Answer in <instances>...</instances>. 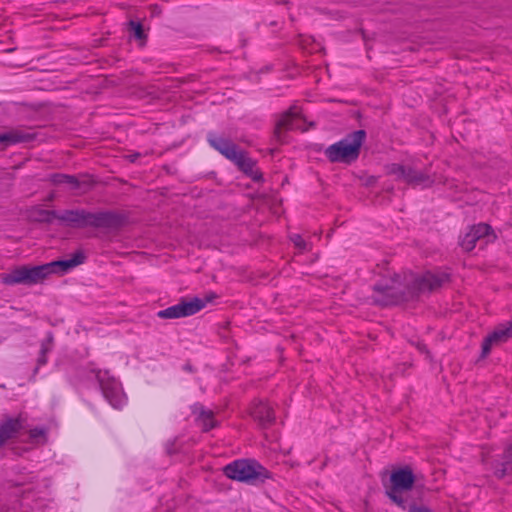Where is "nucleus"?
Instances as JSON below:
<instances>
[{
    "label": "nucleus",
    "instance_id": "obj_11",
    "mask_svg": "<svg viewBox=\"0 0 512 512\" xmlns=\"http://www.w3.org/2000/svg\"><path fill=\"white\" fill-rule=\"evenodd\" d=\"M222 155L233 162L240 171L250 176L253 181H256V173L253 171V160L237 144L232 142Z\"/></svg>",
    "mask_w": 512,
    "mask_h": 512
},
{
    "label": "nucleus",
    "instance_id": "obj_33",
    "mask_svg": "<svg viewBox=\"0 0 512 512\" xmlns=\"http://www.w3.org/2000/svg\"><path fill=\"white\" fill-rule=\"evenodd\" d=\"M394 283H400L401 282V276L400 274L395 273L393 277L391 278Z\"/></svg>",
    "mask_w": 512,
    "mask_h": 512
},
{
    "label": "nucleus",
    "instance_id": "obj_10",
    "mask_svg": "<svg viewBox=\"0 0 512 512\" xmlns=\"http://www.w3.org/2000/svg\"><path fill=\"white\" fill-rule=\"evenodd\" d=\"M298 119L304 120V116L301 112L297 111V106L295 105L282 113L273 130V136L278 143L284 144L287 142L286 132L294 129V122Z\"/></svg>",
    "mask_w": 512,
    "mask_h": 512
},
{
    "label": "nucleus",
    "instance_id": "obj_31",
    "mask_svg": "<svg viewBox=\"0 0 512 512\" xmlns=\"http://www.w3.org/2000/svg\"><path fill=\"white\" fill-rule=\"evenodd\" d=\"M377 180H378V177L369 176L366 178V180L364 182V186L365 187H373L376 184Z\"/></svg>",
    "mask_w": 512,
    "mask_h": 512
},
{
    "label": "nucleus",
    "instance_id": "obj_41",
    "mask_svg": "<svg viewBox=\"0 0 512 512\" xmlns=\"http://www.w3.org/2000/svg\"><path fill=\"white\" fill-rule=\"evenodd\" d=\"M54 199V195L53 194H50L47 198L48 201H52Z\"/></svg>",
    "mask_w": 512,
    "mask_h": 512
},
{
    "label": "nucleus",
    "instance_id": "obj_12",
    "mask_svg": "<svg viewBox=\"0 0 512 512\" xmlns=\"http://www.w3.org/2000/svg\"><path fill=\"white\" fill-rule=\"evenodd\" d=\"M86 259L82 251L75 252L70 259L55 260L49 263L40 265L44 278L46 279L51 274H64L73 269L74 267L84 263Z\"/></svg>",
    "mask_w": 512,
    "mask_h": 512
},
{
    "label": "nucleus",
    "instance_id": "obj_8",
    "mask_svg": "<svg viewBox=\"0 0 512 512\" xmlns=\"http://www.w3.org/2000/svg\"><path fill=\"white\" fill-rule=\"evenodd\" d=\"M96 379L105 399L114 408H121L126 400L121 384L114 377H110L107 371L98 370Z\"/></svg>",
    "mask_w": 512,
    "mask_h": 512
},
{
    "label": "nucleus",
    "instance_id": "obj_16",
    "mask_svg": "<svg viewBox=\"0 0 512 512\" xmlns=\"http://www.w3.org/2000/svg\"><path fill=\"white\" fill-rule=\"evenodd\" d=\"M487 336L495 345L506 342L512 337V319L505 324L498 325Z\"/></svg>",
    "mask_w": 512,
    "mask_h": 512
},
{
    "label": "nucleus",
    "instance_id": "obj_29",
    "mask_svg": "<svg viewBox=\"0 0 512 512\" xmlns=\"http://www.w3.org/2000/svg\"><path fill=\"white\" fill-rule=\"evenodd\" d=\"M290 240L294 243L295 247H297L300 250H305L307 243L305 240L301 237L299 234H293L290 236Z\"/></svg>",
    "mask_w": 512,
    "mask_h": 512
},
{
    "label": "nucleus",
    "instance_id": "obj_19",
    "mask_svg": "<svg viewBox=\"0 0 512 512\" xmlns=\"http://www.w3.org/2000/svg\"><path fill=\"white\" fill-rule=\"evenodd\" d=\"M54 345V335L52 332H48L46 338L41 342V348L39 357L37 359V367L35 368V372H37L40 366H43L47 363V354L51 352Z\"/></svg>",
    "mask_w": 512,
    "mask_h": 512
},
{
    "label": "nucleus",
    "instance_id": "obj_7",
    "mask_svg": "<svg viewBox=\"0 0 512 512\" xmlns=\"http://www.w3.org/2000/svg\"><path fill=\"white\" fill-rule=\"evenodd\" d=\"M44 275L41 266L22 265L12 269L8 273L1 275V282L8 286L13 285H34L44 281Z\"/></svg>",
    "mask_w": 512,
    "mask_h": 512
},
{
    "label": "nucleus",
    "instance_id": "obj_37",
    "mask_svg": "<svg viewBox=\"0 0 512 512\" xmlns=\"http://www.w3.org/2000/svg\"><path fill=\"white\" fill-rule=\"evenodd\" d=\"M184 369H185L186 371H189V372H192V371H193V367H192V365H191V364H186V365L184 366Z\"/></svg>",
    "mask_w": 512,
    "mask_h": 512
},
{
    "label": "nucleus",
    "instance_id": "obj_32",
    "mask_svg": "<svg viewBox=\"0 0 512 512\" xmlns=\"http://www.w3.org/2000/svg\"><path fill=\"white\" fill-rule=\"evenodd\" d=\"M326 101L327 102H340V103H346V104H354L353 102L338 100V99H334V98L326 99Z\"/></svg>",
    "mask_w": 512,
    "mask_h": 512
},
{
    "label": "nucleus",
    "instance_id": "obj_3",
    "mask_svg": "<svg viewBox=\"0 0 512 512\" xmlns=\"http://www.w3.org/2000/svg\"><path fill=\"white\" fill-rule=\"evenodd\" d=\"M449 281L450 274L448 273L442 272L434 274L427 271L421 276L413 277L402 289L388 285L375 284L373 291L379 293L380 296L374 297L373 303L380 307H388L417 300L423 292H432Z\"/></svg>",
    "mask_w": 512,
    "mask_h": 512
},
{
    "label": "nucleus",
    "instance_id": "obj_36",
    "mask_svg": "<svg viewBox=\"0 0 512 512\" xmlns=\"http://www.w3.org/2000/svg\"><path fill=\"white\" fill-rule=\"evenodd\" d=\"M385 191L389 194H392L394 192V187L393 185H390L388 187L385 188Z\"/></svg>",
    "mask_w": 512,
    "mask_h": 512
},
{
    "label": "nucleus",
    "instance_id": "obj_5",
    "mask_svg": "<svg viewBox=\"0 0 512 512\" xmlns=\"http://www.w3.org/2000/svg\"><path fill=\"white\" fill-rule=\"evenodd\" d=\"M387 175L395 176V180L404 181L409 186L430 187L434 180L430 175L422 171H418L411 166H406L400 163H390L384 166Z\"/></svg>",
    "mask_w": 512,
    "mask_h": 512
},
{
    "label": "nucleus",
    "instance_id": "obj_39",
    "mask_svg": "<svg viewBox=\"0 0 512 512\" xmlns=\"http://www.w3.org/2000/svg\"><path fill=\"white\" fill-rule=\"evenodd\" d=\"M355 117L357 119H360L362 117V114L360 113V111L355 112Z\"/></svg>",
    "mask_w": 512,
    "mask_h": 512
},
{
    "label": "nucleus",
    "instance_id": "obj_22",
    "mask_svg": "<svg viewBox=\"0 0 512 512\" xmlns=\"http://www.w3.org/2000/svg\"><path fill=\"white\" fill-rule=\"evenodd\" d=\"M47 434H48V429L44 426L35 427V428H32L29 430V438H30L31 442L35 443V444L47 443V440H48Z\"/></svg>",
    "mask_w": 512,
    "mask_h": 512
},
{
    "label": "nucleus",
    "instance_id": "obj_30",
    "mask_svg": "<svg viewBox=\"0 0 512 512\" xmlns=\"http://www.w3.org/2000/svg\"><path fill=\"white\" fill-rule=\"evenodd\" d=\"M409 343L411 345H414L419 350V352L425 354L427 358L431 359V353L428 350L426 344H424L423 342H420V341L414 342V341H411V340L409 341Z\"/></svg>",
    "mask_w": 512,
    "mask_h": 512
},
{
    "label": "nucleus",
    "instance_id": "obj_15",
    "mask_svg": "<svg viewBox=\"0 0 512 512\" xmlns=\"http://www.w3.org/2000/svg\"><path fill=\"white\" fill-rule=\"evenodd\" d=\"M35 134L27 133L21 130H12L7 133L0 134V144L5 146L15 145L18 143H28L35 139Z\"/></svg>",
    "mask_w": 512,
    "mask_h": 512
},
{
    "label": "nucleus",
    "instance_id": "obj_35",
    "mask_svg": "<svg viewBox=\"0 0 512 512\" xmlns=\"http://www.w3.org/2000/svg\"><path fill=\"white\" fill-rule=\"evenodd\" d=\"M264 181L263 173L258 170V184Z\"/></svg>",
    "mask_w": 512,
    "mask_h": 512
},
{
    "label": "nucleus",
    "instance_id": "obj_1",
    "mask_svg": "<svg viewBox=\"0 0 512 512\" xmlns=\"http://www.w3.org/2000/svg\"><path fill=\"white\" fill-rule=\"evenodd\" d=\"M385 496L403 511L434 512L423 505L425 487L417 484V477L411 465L393 466L392 470L381 473Z\"/></svg>",
    "mask_w": 512,
    "mask_h": 512
},
{
    "label": "nucleus",
    "instance_id": "obj_9",
    "mask_svg": "<svg viewBox=\"0 0 512 512\" xmlns=\"http://www.w3.org/2000/svg\"><path fill=\"white\" fill-rule=\"evenodd\" d=\"M223 471L230 479L248 482L256 479V461L252 459L235 460L226 465Z\"/></svg>",
    "mask_w": 512,
    "mask_h": 512
},
{
    "label": "nucleus",
    "instance_id": "obj_6",
    "mask_svg": "<svg viewBox=\"0 0 512 512\" xmlns=\"http://www.w3.org/2000/svg\"><path fill=\"white\" fill-rule=\"evenodd\" d=\"M213 298H215L214 294L206 296L203 299L198 297H194L190 300L182 299L178 304L158 311L157 316L161 319H177L191 316L205 308L206 304Z\"/></svg>",
    "mask_w": 512,
    "mask_h": 512
},
{
    "label": "nucleus",
    "instance_id": "obj_45",
    "mask_svg": "<svg viewBox=\"0 0 512 512\" xmlns=\"http://www.w3.org/2000/svg\"><path fill=\"white\" fill-rule=\"evenodd\" d=\"M262 198V196L258 193L257 199L258 201Z\"/></svg>",
    "mask_w": 512,
    "mask_h": 512
},
{
    "label": "nucleus",
    "instance_id": "obj_44",
    "mask_svg": "<svg viewBox=\"0 0 512 512\" xmlns=\"http://www.w3.org/2000/svg\"><path fill=\"white\" fill-rule=\"evenodd\" d=\"M309 126L314 127V126H315V123H314V122H310V123H309Z\"/></svg>",
    "mask_w": 512,
    "mask_h": 512
},
{
    "label": "nucleus",
    "instance_id": "obj_26",
    "mask_svg": "<svg viewBox=\"0 0 512 512\" xmlns=\"http://www.w3.org/2000/svg\"><path fill=\"white\" fill-rule=\"evenodd\" d=\"M257 479L258 484L261 482H265L266 479L273 480V474L268 469H266L264 466H262L260 463H258L257 466Z\"/></svg>",
    "mask_w": 512,
    "mask_h": 512
},
{
    "label": "nucleus",
    "instance_id": "obj_47",
    "mask_svg": "<svg viewBox=\"0 0 512 512\" xmlns=\"http://www.w3.org/2000/svg\"><path fill=\"white\" fill-rule=\"evenodd\" d=\"M276 151V149H271L270 152L273 154Z\"/></svg>",
    "mask_w": 512,
    "mask_h": 512
},
{
    "label": "nucleus",
    "instance_id": "obj_40",
    "mask_svg": "<svg viewBox=\"0 0 512 512\" xmlns=\"http://www.w3.org/2000/svg\"><path fill=\"white\" fill-rule=\"evenodd\" d=\"M315 151H321L322 150V145H315Z\"/></svg>",
    "mask_w": 512,
    "mask_h": 512
},
{
    "label": "nucleus",
    "instance_id": "obj_34",
    "mask_svg": "<svg viewBox=\"0 0 512 512\" xmlns=\"http://www.w3.org/2000/svg\"><path fill=\"white\" fill-rule=\"evenodd\" d=\"M275 4H283L287 5L289 4V0H272Z\"/></svg>",
    "mask_w": 512,
    "mask_h": 512
},
{
    "label": "nucleus",
    "instance_id": "obj_21",
    "mask_svg": "<svg viewBox=\"0 0 512 512\" xmlns=\"http://www.w3.org/2000/svg\"><path fill=\"white\" fill-rule=\"evenodd\" d=\"M207 141L209 145L216 151H218L220 154H223L224 151H226L229 145L233 142L229 138L222 137L214 132L208 133Z\"/></svg>",
    "mask_w": 512,
    "mask_h": 512
},
{
    "label": "nucleus",
    "instance_id": "obj_2",
    "mask_svg": "<svg viewBox=\"0 0 512 512\" xmlns=\"http://www.w3.org/2000/svg\"><path fill=\"white\" fill-rule=\"evenodd\" d=\"M30 216L33 221L48 225L57 219L61 224L75 229L92 227L118 230L128 222V217L124 213L112 210L90 212L86 209H67L59 213L56 210L35 207L31 210Z\"/></svg>",
    "mask_w": 512,
    "mask_h": 512
},
{
    "label": "nucleus",
    "instance_id": "obj_24",
    "mask_svg": "<svg viewBox=\"0 0 512 512\" xmlns=\"http://www.w3.org/2000/svg\"><path fill=\"white\" fill-rule=\"evenodd\" d=\"M478 240L475 237V233H473L471 230L467 232L462 240L460 241V246L466 251L470 252L475 248L476 242Z\"/></svg>",
    "mask_w": 512,
    "mask_h": 512
},
{
    "label": "nucleus",
    "instance_id": "obj_20",
    "mask_svg": "<svg viewBox=\"0 0 512 512\" xmlns=\"http://www.w3.org/2000/svg\"><path fill=\"white\" fill-rule=\"evenodd\" d=\"M470 229L473 233H475L477 240L487 238V242H493L497 238L493 228L487 223H479L473 225L470 227Z\"/></svg>",
    "mask_w": 512,
    "mask_h": 512
},
{
    "label": "nucleus",
    "instance_id": "obj_38",
    "mask_svg": "<svg viewBox=\"0 0 512 512\" xmlns=\"http://www.w3.org/2000/svg\"><path fill=\"white\" fill-rule=\"evenodd\" d=\"M138 156H139V154L130 155V156H129V157H130V161H131V162H134V161H135V159H136Z\"/></svg>",
    "mask_w": 512,
    "mask_h": 512
},
{
    "label": "nucleus",
    "instance_id": "obj_17",
    "mask_svg": "<svg viewBox=\"0 0 512 512\" xmlns=\"http://www.w3.org/2000/svg\"><path fill=\"white\" fill-rule=\"evenodd\" d=\"M494 475L498 479H503L505 476H512V444L507 446L503 453V461L499 467L495 468Z\"/></svg>",
    "mask_w": 512,
    "mask_h": 512
},
{
    "label": "nucleus",
    "instance_id": "obj_13",
    "mask_svg": "<svg viewBox=\"0 0 512 512\" xmlns=\"http://www.w3.org/2000/svg\"><path fill=\"white\" fill-rule=\"evenodd\" d=\"M27 418L22 413L16 417H5L0 423V448L13 438H16L20 432L26 428Z\"/></svg>",
    "mask_w": 512,
    "mask_h": 512
},
{
    "label": "nucleus",
    "instance_id": "obj_42",
    "mask_svg": "<svg viewBox=\"0 0 512 512\" xmlns=\"http://www.w3.org/2000/svg\"><path fill=\"white\" fill-rule=\"evenodd\" d=\"M268 70H269V67L267 66V67H265V69H261V70H259V71H258V73H262V72H264V71H268Z\"/></svg>",
    "mask_w": 512,
    "mask_h": 512
},
{
    "label": "nucleus",
    "instance_id": "obj_43",
    "mask_svg": "<svg viewBox=\"0 0 512 512\" xmlns=\"http://www.w3.org/2000/svg\"><path fill=\"white\" fill-rule=\"evenodd\" d=\"M360 33L362 34L363 38H365V31H364V29H360Z\"/></svg>",
    "mask_w": 512,
    "mask_h": 512
},
{
    "label": "nucleus",
    "instance_id": "obj_4",
    "mask_svg": "<svg viewBox=\"0 0 512 512\" xmlns=\"http://www.w3.org/2000/svg\"><path fill=\"white\" fill-rule=\"evenodd\" d=\"M366 137L367 133L364 129L353 131L345 138L328 146L324 151L325 156L331 163L351 165L359 158Z\"/></svg>",
    "mask_w": 512,
    "mask_h": 512
},
{
    "label": "nucleus",
    "instance_id": "obj_14",
    "mask_svg": "<svg viewBox=\"0 0 512 512\" xmlns=\"http://www.w3.org/2000/svg\"><path fill=\"white\" fill-rule=\"evenodd\" d=\"M191 411L196 424L201 427L203 432H209L218 426V421L214 418V412L205 408L201 403L193 404Z\"/></svg>",
    "mask_w": 512,
    "mask_h": 512
},
{
    "label": "nucleus",
    "instance_id": "obj_28",
    "mask_svg": "<svg viewBox=\"0 0 512 512\" xmlns=\"http://www.w3.org/2000/svg\"><path fill=\"white\" fill-rule=\"evenodd\" d=\"M62 179H67L66 185L69 186L71 190H78L81 187V182L74 175H68V177H61Z\"/></svg>",
    "mask_w": 512,
    "mask_h": 512
},
{
    "label": "nucleus",
    "instance_id": "obj_25",
    "mask_svg": "<svg viewBox=\"0 0 512 512\" xmlns=\"http://www.w3.org/2000/svg\"><path fill=\"white\" fill-rule=\"evenodd\" d=\"M493 345H495V344L491 341V339L488 336H486L482 341L481 354H480L477 362L481 359L486 358L490 354Z\"/></svg>",
    "mask_w": 512,
    "mask_h": 512
},
{
    "label": "nucleus",
    "instance_id": "obj_27",
    "mask_svg": "<svg viewBox=\"0 0 512 512\" xmlns=\"http://www.w3.org/2000/svg\"><path fill=\"white\" fill-rule=\"evenodd\" d=\"M61 177H68V174H63V173L50 174L49 181L54 185H66L67 179H62Z\"/></svg>",
    "mask_w": 512,
    "mask_h": 512
},
{
    "label": "nucleus",
    "instance_id": "obj_23",
    "mask_svg": "<svg viewBox=\"0 0 512 512\" xmlns=\"http://www.w3.org/2000/svg\"><path fill=\"white\" fill-rule=\"evenodd\" d=\"M129 31L133 35V37L137 40L144 41L147 38V35L144 32L143 25L141 22L130 20L128 22Z\"/></svg>",
    "mask_w": 512,
    "mask_h": 512
},
{
    "label": "nucleus",
    "instance_id": "obj_46",
    "mask_svg": "<svg viewBox=\"0 0 512 512\" xmlns=\"http://www.w3.org/2000/svg\"><path fill=\"white\" fill-rule=\"evenodd\" d=\"M257 237H258V242L260 241V238H261V235L258 233L257 234Z\"/></svg>",
    "mask_w": 512,
    "mask_h": 512
},
{
    "label": "nucleus",
    "instance_id": "obj_18",
    "mask_svg": "<svg viewBox=\"0 0 512 512\" xmlns=\"http://www.w3.org/2000/svg\"><path fill=\"white\" fill-rule=\"evenodd\" d=\"M258 424H271L275 421L274 409L268 402L258 398Z\"/></svg>",
    "mask_w": 512,
    "mask_h": 512
}]
</instances>
